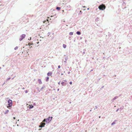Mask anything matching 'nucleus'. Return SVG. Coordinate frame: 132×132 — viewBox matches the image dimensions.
<instances>
[{"instance_id": "f257e3e1", "label": "nucleus", "mask_w": 132, "mask_h": 132, "mask_svg": "<svg viewBox=\"0 0 132 132\" xmlns=\"http://www.w3.org/2000/svg\"><path fill=\"white\" fill-rule=\"evenodd\" d=\"M52 117H49L48 118L46 119H45L43 121V122L46 123L47 124L49 123L51 120Z\"/></svg>"}, {"instance_id": "f03ea898", "label": "nucleus", "mask_w": 132, "mask_h": 132, "mask_svg": "<svg viewBox=\"0 0 132 132\" xmlns=\"http://www.w3.org/2000/svg\"><path fill=\"white\" fill-rule=\"evenodd\" d=\"M12 101L11 100H9L8 101V105L7 106L8 108L9 109H10L12 107Z\"/></svg>"}, {"instance_id": "7ed1b4c3", "label": "nucleus", "mask_w": 132, "mask_h": 132, "mask_svg": "<svg viewBox=\"0 0 132 132\" xmlns=\"http://www.w3.org/2000/svg\"><path fill=\"white\" fill-rule=\"evenodd\" d=\"M105 8V6L104 4H102L98 6V9L100 10H103Z\"/></svg>"}, {"instance_id": "20e7f679", "label": "nucleus", "mask_w": 132, "mask_h": 132, "mask_svg": "<svg viewBox=\"0 0 132 132\" xmlns=\"http://www.w3.org/2000/svg\"><path fill=\"white\" fill-rule=\"evenodd\" d=\"M26 36V35L23 34L20 36V38L19 39L20 41H21Z\"/></svg>"}, {"instance_id": "39448f33", "label": "nucleus", "mask_w": 132, "mask_h": 132, "mask_svg": "<svg viewBox=\"0 0 132 132\" xmlns=\"http://www.w3.org/2000/svg\"><path fill=\"white\" fill-rule=\"evenodd\" d=\"M40 125L39 126V127L40 128H42L45 125V123H44L43 121H42Z\"/></svg>"}, {"instance_id": "423d86ee", "label": "nucleus", "mask_w": 132, "mask_h": 132, "mask_svg": "<svg viewBox=\"0 0 132 132\" xmlns=\"http://www.w3.org/2000/svg\"><path fill=\"white\" fill-rule=\"evenodd\" d=\"M52 74V72H49L47 73V75L48 76H51Z\"/></svg>"}, {"instance_id": "0eeeda50", "label": "nucleus", "mask_w": 132, "mask_h": 132, "mask_svg": "<svg viewBox=\"0 0 132 132\" xmlns=\"http://www.w3.org/2000/svg\"><path fill=\"white\" fill-rule=\"evenodd\" d=\"M61 84L63 86H65L67 84V83L64 82H62Z\"/></svg>"}, {"instance_id": "6e6552de", "label": "nucleus", "mask_w": 132, "mask_h": 132, "mask_svg": "<svg viewBox=\"0 0 132 132\" xmlns=\"http://www.w3.org/2000/svg\"><path fill=\"white\" fill-rule=\"evenodd\" d=\"M45 86L44 85L43 86V87L41 88L40 90H39V92H40L41 90H42L43 88H45Z\"/></svg>"}, {"instance_id": "1a4fd4ad", "label": "nucleus", "mask_w": 132, "mask_h": 132, "mask_svg": "<svg viewBox=\"0 0 132 132\" xmlns=\"http://www.w3.org/2000/svg\"><path fill=\"white\" fill-rule=\"evenodd\" d=\"M118 96H115V97L113 99V100H112V102L113 101L115 100H116L117 98H118Z\"/></svg>"}, {"instance_id": "9d476101", "label": "nucleus", "mask_w": 132, "mask_h": 132, "mask_svg": "<svg viewBox=\"0 0 132 132\" xmlns=\"http://www.w3.org/2000/svg\"><path fill=\"white\" fill-rule=\"evenodd\" d=\"M76 33L78 35H80L81 34V32L79 31H77L76 32Z\"/></svg>"}, {"instance_id": "9b49d317", "label": "nucleus", "mask_w": 132, "mask_h": 132, "mask_svg": "<svg viewBox=\"0 0 132 132\" xmlns=\"http://www.w3.org/2000/svg\"><path fill=\"white\" fill-rule=\"evenodd\" d=\"M61 7H57L56 9L58 10H60L61 9Z\"/></svg>"}, {"instance_id": "f8f14e48", "label": "nucleus", "mask_w": 132, "mask_h": 132, "mask_svg": "<svg viewBox=\"0 0 132 132\" xmlns=\"http://www.w3.org/2000/svg\"><path fill=\"white\" fill-rule=\"evenodd\" d=\"M38 81L39 83V84H41L42 83V82L41 81V79H39L38 80Z\"/></svg>"}, {"instance_id": "ddd939ff", "label": "nucleus", "mask_w": 132, "mask_h": 132, "mask_svg": "<svg viewBox=\"0 0 132 132\" xmlns=\"http://www.w3.org/2000/svg\"><path fill=\"white\" fill-rule=\"evenodd\" d=\"M9 112V110H6L5 111V112L4 113L5 114H7Z\"/></svg>"}, {"instance_id": "4468645a", "label": "nucleus", "mask_w": 132, "mask_h": 132, "mask_svg": "<svg viewBox=\"0 0 132 132\" xmlns=\"http://www.w3.org/2000/svg\"><path fill=\"white\" fill-rule=\"evenodd\" d=\"M34 107V106L33 105H31L29 106V108L30 109H32V108Z\"/></svg>"}, {"instance_id": "2eb2a0df", "label": "nucleus", "mask_w": 132, "mask_h": 132, "mask_svg": "<svg viewBox=\"0 0 132 132\" xmlns=\"http://www.w3.org/2000/svg\"><path fill=\"white\" fill-rule=\"evenodd\" d=\"M66 45L65 44H63V47L64 48H66Z\"/></svg>"}, {"instance_id": "dca6fc26", "label": "nucleus", "mask_w": 132, "mask_h": 132, "mask_svg": "<svg viewBox=\"0 0 132 132\" xmlns=\"http://www.w3.org/2000/svg\"><path fill=\"white\" fill-rule=\"evenodd\" d=\"M49 78V77H47L46 78V81L47 82V81H48Z\"/></svg>"}, {"instance_id": "f3484780", "label": "nucleus", "mask_w": 132, "mask_h": 132, "mask_svg": "<svg viewBox=\"0 0 132 132\" xmlns=\"http://www.w3.org/2000/svg\"><path fill=\"white\" fill-rule=\"evenodd\" d=\"M115 121H116V120H115L112 123H111V125H114L115 124V123H116V122H115Z\"/></svg>"}, {"instance_id": "a211bd4d", "label": "nucleus", "mask_w": 132, "mask_h": 132, "mask_svg": "<svg viewBox=\"0 0 132 132\" xmlns=\"http://www.w3.org/2000/svg\"><path fill=\"white\" fill-rule=\"evenodd\" d=\"M99 20V18H98V17H97V18H96L95 19V21H98Z\"/></svg>"}, {"instance_id": "6ab92c4d", "label": "nucleus", "mask_w": 132, "mask_h": 132, "mask_svg": "<svg viewBox=\"0 0 132 132\" xmlns=\"http://www.w3.org/2000/svg\"><path fill=\"white\" fill-rule=\"evenodd\" d=\"M69 35H72L73 34V32H70L69 33Z\"/></svg>"}, {"instance_id": "aec40b11", "label": "nucleus", "mask_w": 132, "mask_h": 132, "mask_svg": "<svg viewBox=\"0 0 132 132\" xmlns=\"http://www.w3.org/2000/svg\"><path fill=\"white\" fill-rule=\"evenodd\" d=\"M83 51H84V52H83V53H82L83 54H84L85 53V51H86V50L85 49H84Z\"/></svg>"}, {"instance_id": "412c9836", "label": "nucleus", "mask_w": 132, "mask_h": 132, "mask_svg": "<svg viewBox=\"0 0 132 132\" xmlns=\"http://www.w3.org/2000/svg\"><path fill=\"white\" fill-rule=\"evenodd\" d=\"M18 46H16L15 47L14 49L15 50H16L18 49Z\"/></svg>"}, {"instance_id": "4be33fe9", "label": "nucleus", "mask_w": 132, "mask_h": 132, "mask_svg": "<svg viewBox=\"0 0 132 132\" xmlns=\"http://www.w3.org/2000/svg\"><path fill=\"white\" fill-rule=\"evenodd\" d=\"M33 45V44H31L30 43H29L28 44V45L29 46H30L31 45Z\"/></svg>"}, {"instance_id": "5701e85b", "label": "nucleus", "mask_w": 132, "mask_h": 132, "mask_svg": "<svg viewBox=\"0 0 132 132\" xmlns=\"http://www.w3.org/2000/svg\"><path fill=\"white\" fill-rule=\"evenodd\" d=\"M123 107H124L123 106H122L120 108V109L121 110H122V109H123Z\"/></svg>"}, {"instance_id": "b1692460", "label": "nucleus", "mask_w": 132, "mask_h": 132, "mask_svg": "<svg viewBox=\"0 0 132 132\" xmlns=\"http://www.w3.org/2000/svg\"><path fill=\"white\" fill-rule=\"evenodd\" d=\"M58 69H58L60 68L61 67V66L60 65H59L58 66Z\"/></svg>"}, {"instance_id": "393cba45", "label": "nucleus", "mask_w": 132, "mask_h": 132, "mask_svg": "<svg viewBox=\"0 0 132 132\" xmlns=\"http://www.w3.org/2000/svg\"><path fill=\"white\" fill-rule=\"evenodd\" d=\"M10 79H11L10 77H9V78H8V79H7V81H8V80H9Z\"/></svg>"}, {"instance_id": "a878e982", "label": "nucleus", "mask_w": 132, "mask_h": 132, "mask_svg": "<svg viewBox=\"0 0 132 132\" xmlns=\"http://www.w3.org/2000/svg\"><path fill=\"white\" fill-rule=\"evenodd\" d=\"M69 84L70 85H72V81H70V82H69Z\"/></svg>"}, {"instance_id": "bb28decb", "label": "nucleus", "mask_w": 132, "mask_h": 132, "mask_svg": "<svg viewBox=\"0 0 132 132\" xmlns=\"http://www.w3.org/2000/svg\"><path fill=\"white\" fill-rule=\"evenodd\" d=\"M25 93H28V92L27 90H26L25 91Z\"/></svg>"}, {"instance_id": "cd10ccee", "label": "nucleus", "mask_w": 132, "mask_h": 132, "mask_svg": "<svg viewBox=\"0 0 132 132\" xmlns=\"http://www.w3.org/2000/svg\"><path fill=\"white\" fill-rule=\"evenodd\" d=\"M97 106H95V108L94 109V110H95L96 109H97Z\"/></svg>"}, {"instance_id": "c85d7f7f", "label": "nucleus", "mask_w": 132, "mask_h": 132, "mask_svg": "<svg viewBox=\"0 0 132 132\" xmlns=\"http://www.w3.org/2000/svg\"><path fill=\"white\" fill-rule=\"evenodd\" d=\"M60 82H58V84L59 85H60Z\"/></svg>"}, {"instance_id": "c756f323", "label": "nucleus", "mask_w": 132, "mask_h": 132, "mask_svg": "<svg viewBox=\"0 0 132 132\" xmlns=\"http://www.w3.org/2000/svg\"><path fill=\"white\" fill-rule=\"evenodd\" d=\"M50 32H48V36H49L50 35Z\"/></svg>"}, {"instance_id": "7c9ffc66", "label": "nucleus", "mask_w": 132, "mask_h": 132, "mask_svg": "<svg viewBox=\"0 0 132 132\" xmlns=\"http://www.w3.org/2000/svg\"><path fill=\"white\" fill-rule=\"evenodd\" d=\"M119 109H118L116 110V112H117V111H118V110H119Z\"/></svg>"}, {"instance_id": "2f4dec72", "label": "nucleus", "mask_w": 132, "mask_h": 132, "mask_svg": "<svg viewBox=\"0 0 132 132\" xmlns=\"http://www.w3.org/2000/svg\"><path fill=\"white\" fill-rule=\"evenodd\" d=\"M126 8V7H123V9H125Z\"/></svg>"}, {"instance_id": "473e14b6", "label": "nucleus", "mask_w": 132, "mask_h": 132, "mask_svg": "<svg viewBox=\"0 0 132 132\" xmlns=\"http://www.w3.org/2000/svg\"><path fill=\"white\" fill-rule=\"evenodd\" d=\"M68 74H69L70 73V71H69L68 72Z\"/></svg>"}, {"instance_id": "72a5a7b5", "label": "nucleus", "mask_w": 132, "mask_h": 132, "mask_svg": "<svg viewBox=\"0 0 132 132\" xmlns=\"http://www.w3.org/2000/svg\"><path fill=\"white\" fill-rule=\"evenodd\" d=\"M82 38V37H80V39H81Z\"/></svg>"}, {"instance_id": "f704fd0d", "label": "nucleus", "mask_w": 132, "mask_h": 132, "mask_svg": "<svg viewBox=\"0 0 132 132\" xmlns=\"http://www.w3.org/2000/svg\"><path fill=\"white\" fill-rule=\"evenodd\" d=\"M46 22V21L45 20L44 21H43L44 23H45Z\"/></svg>"}, {"instance_id": "c9c22d12", "label": "nucleus", "mask_w": 132, "mask_h": 132, "mask_svg": "<svg viewBox=\"0 0 132 132\" xmlns=\"http://www.w3.org/2000/svg\"><path fill=\"white\" fill-rule=\"evenodd\" d=\"M5 83V82H4V83L2 84V86H3V85H4Z\"/></svg>"}, {"instance_id": "e433bc0d", "label": "nucleus", "mask_w": 132, "mask_h": 132, "mask_svg": "<svg viewBox=\"0 0 132 132\" xmlns=\"http://www.w3.org/2000/svg\"><path fill=\"white\" fill-rule=\"evenodd\" d=\"M104 86H103L102 87V88H103L104 87Z\"/></svg>"}, {"instance_id": "4c0bfd02", "label": "nucleus", "mask_w": 132, "mask_h": 132, "mask_svg": "<svg viewBox=\"0 0 132 132\" xmlns=\"http://www.w3.org/2000/svg\"><path fill=\"white\" fill-rule=\"evenodd\" d=\"M36 43H37V44H38L39 43V42H37Z\"/></svg>"}, {"instance_id": "58836bf2", "label": "nucleus", "mask_w": 132, "mask_h": 132, "mask_svg": "<svg viewBox=\"0 0 132 132\" xmlns=\"http://www.w3.org/2000/svg\"><path fill=\"white\" fill-rule=\"evenodd\" d=\"M125 3L124 2H123V3H122V5H123L124 4H125Z\"/></svg>"}, {"instance_id": "ea45409f", "label": "nucleus", "mask_w": 132, "mask_h": 132, "mask_svg": "<svg viewBox=\"0 0 132 132\" xmlns=\"http://www.w3.org/2000/svg\"><path fill=\"white\" fill-rule=\"evenodd\" d=\"M13 118V119H15V117H14Z\"/></svg>"}, {"instance_id": "a19ab883", "label": "nucleus", "mask_w": 132, "mask_h": 132, "mask_svg": "<svg viewBox=\"0 0 132 132\" xmlns=\"http://www.w3.org/2000/svg\"><path fill=\"white\" fill-rule=\"evenodd\" d=\"M31 39V37H30V39H28V40H30V39Z\"/></svg>"}, {"instance_id": "79ce46f5", "label": "nucleus", "mask_w": 132, "mask_h": 132, "mask_svg": "<svg viewBox=\"0 0 132 132\" xmlns=\"http://www.w3.org/2000/svg\"><path fill=\"white\" fill-rule=\"evenodd\" d=\"M31 39V37H30V39H28V40H30V39Z\"/></svg>"}, {"instance_id": "37998d69", "label": "nucleus", "mask_w": 132, "mask_h": 132, "mask_svg": "<svg viewBox=\"0 0 132 132\" xmlns=\"http://www.w3.org/2000/svg\"><path fill=\"white\" fill-rule=\"evenodd\" d=\"M31 39V37H30V39H28V40H30V39Z\"/></svg>"}, {"instance_id": "c03bdc74", "label": "nucleus", "mask_w": 132, "mask_h": 132, "mask_svg": "<svg viewBox=\"0 0 132 132\" xmlns=\"http://www.w3.org/2000/svg\"><path fill=\"white\" fill-rule=\"evenodd\" d=\"M59 90V89H57V91H58Z\"/></svg>"}, {"instance_id": "a18cd8bd", "label": "nucleus", "mask_w": 132, "mask_h": 132, "mask_svg": "<svg viewBox=\"0 0 132 132\" xmlns=\"http://www.w3.org/2000/svg\"><path fill=\"white\" fill-rule=\"evenodd\" d=\"M37 89L38 90V89H39V88H38V87L37 88Z\"/></svg>"}, {"instance_id": "49530a36", "label": "nucleus", "mask_w": 132, "mask_h": 132, "mask_svg": "<svg viewBox=\"0 0 132 132\" xmlns=\"http://www.w3.org/2000/svg\"><path fill=\"white\" fill-rule=\"evenodd\" d=\"M46 20H47V21H48V19H46Z\"/></svg>"}, {"instance_id": "de8ad7c7", "label": "nucleus", "mask_w": 132, "mask_h": 132, "mask_svg": "<svg viewBox=\"0 0 132 132\" xmlns=\"http://www.w3.org/2000/svg\"><path fill=\"white\" fill-rule=\"evenodd\" d=\"M70 38H71V37H69V39H70Z\"/></svg>"}, {"instance_id": "09e8293b", "label": "nucleus", "mask_w": 132, "mask_h": 132, "mask_svg": "<svg viewBox=\"0 0 132 132\" xmlns=\"http://www.w3.org/2000/svg\"><path fill=\"white\" fill-rule=\"evenodd\" d=\"M64 81L65 82H66L67 81H66V80H64Z\"/></svg>"}, {"instance_id": "8fccbe9b", "label": "nucleus", "mask_w": 132, "mask_h": 132, "mask_svg": "<svg viewBox=\"0 0 132 132\" xmlns=\"http://www.w3.org/2000/svg\"><path fill=\"white\" fill-rule=\"evenodd\" d=\"M71 102H69V103L71 104Z\"/></svg>"}, {"instance_id": "3c124183", "label": "nucleus", "mask_w": 132, "mask_h": 132, "mask_svg": "<svg viewBox=\"0 0 132 132\" xmlns=\"http://www.w3.org/2000/svg\"><path fill=\"white\" fill-rule=\"evenodd\" d=\"M63 75V73H62L61 74V75Z\"/></svg>"}, {"instance_id": "603ef678", "label": "nucleus", "mask_w": 132, "mask_h": 132, "mask_svg": "<svg viewBox=\"0 0 132 132\" xmlns=\"http://www.w3.org/2000/svg\"><path fill=\"white\" fill-rule=\"evenodd\" d=\"M22 89H24V88L23 87V88H22Z\"/></svg>"}, {"instance_id": "864d4df0", "label": "nucleus", "mask_w": 132, "mask_h": 132, "mask_svg": "<svg viewBox=\"0 0 132 132\" xmlns=\"http://www.w3.org/2000/svg\"><path fill=\"white\" fill-rule=\"evenodd\" d=\"M89 8H88L87 9V10H89Z\"/></svg>"}, {"instance_id": "5fc2aeb1", "label": "nucleus", "mask_w": 132, "mask_h": 132, "mask_svg": "<svg viewBox=\"0 0 132 132\" xmlns=\"http://www.w3.org/2000/svg\"><path fill=\"white\" fill-rule=\"evenodd\" d=\"M1 69V67H0V69Z\"/></svg>"}, {"instance_id": "6e6d98bb", "label": "nucleus", "mask_w": 132, "mask_h": 132, "mask_svg": "<svg viewBox=\"0 0 132 132\" xmlns=\"http://www.w3.org/2000/svg\"><path fill=\"white\" fill-rule=\"evenodd\" d=\"M92 111V110H90V111Z\"/></svg>"}, {"instance_id": "4d7b16f0", "label": "nucleus", "mask_w": 132, "mask_h": 132, "mask_svg": "<svg viewBox=\"0 0 132 132\" xmlns=\"http://www.w3.org/2000/svg\"><path fill=\"white\" fill-rule=\"evenodd\" d=\"M99 118H101V116H99Z\"/></svg>"}, {"instance_id": "13d9d810", "label": "nucleus", "mask_w": 132, "mask_h": 132, "mask_svg": "<svg viewBox=\"0 0 132 132\" xmlns=\"http://www.w3.org/2000/svg\"><path fill=\"white\" fill-rule=\"evenodd\" d=\"M65 60H67V59H66V58L65 59Z\"/></svg>"}, {"instance_id": "bf43d9fd", "label": "nucleus", "mask_w": 132, "mask_h": 132, "mask_svg": "<svg viewBox=\"0 0 132 132\" xmlns=\"http://www.w3.org/2000/svg\"><path fill=\"white\" fill-rule=\"evenodd\" d=\"M41 129H39V130H41Z\"/></svg>"}, {"instance_id": "052dcab7", "label": "nucleus", "mask_w": 132, "mask_h": 132, "mask_svg": "<svg viewBox=\"0 0 132 132\" xmlns=\"http://www.w3.org/2000/svg\"><path fill=\"white\" fill-rule=\"evenodd\" d=\"M86 40H85V42H86Z\"/></svg>"}, {"instance_id": "680f3d73", "label": "nucleus", "mask_w": 132, "mask_h": 132, "mask_svg": "<svg viewBox=\"0 0 132 132\" xmlns=\"http://www.w3.org/2000/svg\"><path fill=\"white\" fill-rule=\"evenodd\" d=\"M19 121V120H18V121Z\"/></svg>"}, {"instance_id": "e2e57ef3", "label": "nucleus", "mask_w": 132, "mask_h": 132, "mask_svg": "<svg viewBox=\"0 0 132 132\" xmlns=\"http://www.w3.org/2000/svg\"><path fill=\"white\" fill-rule=\"evenodd\" d=\"M75 40H74V41L75 42Z\"/></svg>"}, {"instance_id": "0e129e2a", "label": "nucleus", "mask_w": 132, "mask_h": 132, "mask_svg": "<svg viewBox=\"0 0 132 132\" xmlns=\"http://www.w3.org/2000/svg\"><path fill=\"white\" fill-rule=\"evenodd\" d=\"M17 125V126H18L19 125Z\"/></svg>"}, {"instance_id": "69168bd1", "label": "nucleus", "mask_w": 132, "mask_h": 132, "mask_svg": "<svg viewBox=\"0 0 132 132\" xmlns=\"http://www.w3.org/2000/svg\"><path fill=\"white\" fill-rule=\"evenodd\" d=\"M52 16H51V17H52Z\"/></svg>"}, {"instance_id": "338daca9", "label": "nucleus", "mask_w": 132, "mask_h": 132, "mask_svg": "<svg viewBox=\"0 0 132 132\" xmlns=\"http://www.w3.org/2000/svg\"><path fill=\"white\" fill-rule=\"evenodd\" d=\"M3 67H4V65H3Z\"/></svg>"}, {"instance_id": "774afa93", "label": "nucleus", "mask_w": 132, "mask_h": 132, "mask_svg": "<svg viewBox=\"0 0 132 132\" xmlns=\"http://www.w3.org/2000/svg\"><path fill=\"white\" fill-rule=\"evenodd\" d=\"M66 62V61H64V62Z\"/></svg>"}]
</instances>
